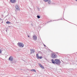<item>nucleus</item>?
I'll use <instances>...</instances> for the list:
<instances>
[{"instance_id": "f257e3e1", "label": "nucleus", "mask_w": 77, "mask_h": 77, "mask_svg": "<svg viewBox=\"0 0 77 77\" xmlns=\"http://www.w3.org/2000/svg\"><path fill=\"white\" fill-rule=\"evenodd\" d=\"M51 61H52V63H54V64L56 63V64H57V65H60V60L57 59H55L54 60V59H52L51 60Z\"/></svg>"}, {"instance_id": "f03ea898", "label": "nucleus", "mask_w": 77, "mask_h": 77, "mask_svg": "<svg viewBox=\"0 0 77 77\" xmlns=\"http://www.w3.org/2000/svg\"><path fill=\"white\" fill-rule=\"evenodd\" d=\"M17 45L19 47L23 48L24 47V44L22 43H17Z\"/></svg>"}, {"instance_id": "7ed1b4c3", "label": "nucleus", "mask_w": 77, "mask_h": 77, "mask_svg": "<svg viewBox=\"0 0 77 77\" xmlns=\"http://www.w3.org/2000/svg\"><path fill=\"white\" fill-rule=\"evenodd\" d=\"M51 57L53 59H55V58H57V55L54 53H52L51 54Z\"/></svg>"}, {"instance_id": "20e7f679", "label": "nucleus", "mask_w": 77, "mask_h": 77, "mask_svg": "<svg viewBox=\"0 0 77 77\" xmlns=\"http://www.w3.org/2000/svg\"><path fill=\"white\" fill-rule=\"evenodd\" d=\"M32 39L34 41H36L37 40V36L35 35H33L32 37Z\"/></svg>"}, {"instance_id": "39448f33", "label": "nucleus", "mask_w": 77, "mask_h": 77, "mask_svg": "<svg viewBox=\"0 0 77 77\" xmlns=\"http://www.w3.org/2000/svg\"><path fill=\"white\" fill-rule=\"evenodd\" d=\"M13 59L14 58H13L12 56H10L8 60H10V61H12V60H13Z\"/></svg>"}, {"instance_id": "423d86ee", "label": "nucleus", "mask_w": 77, "mask_h": 77, "mask_svg": "<svg viewBox=\"0 0 77 77\" xmlns=\"http://www.w3.org/2000/svg\"><path fill=\"white\" fill-rule=\"evenodd\" d=\"M36 57L38 59H42V57H39L38 54H36Z\"/></svg>"}, {"instance_id": "0eeeda50", "label": "nucleus", "mask_w": 77, "mask_h": 77, "mask_svg": "<svg viewBox=\"0 0 77 77\" xmlns=\"http://www.w3.org/2000/svg\"><path fill=\"white\" fill-rule=\"evenodd\" d=\"M16 10H17V11H19V10H20V8H19V7L18 5L16 6Z\"/></svg>"}, {"instance_id": "6e6552de", "label": "nucleus", "mask_w": 77, "mask_h": 77, "mask_svg": "<svg viewBox=\"0 0 77 77\" xmlns=\"http://www.w3.org/2000/svg\"><path fill=\"white\" fill-rule=\"evenodd\" d=\"M10 2L11 3H14L16 2V0H10Z\"/></svg>"}, {"instance_id": "1a4fd4ad", "label": "nucleus", "mask_w": 77, "mask_h": 77, "mask_svg": "<svg viewBox=\"0 0 77 77\" xmlns=\"http://www.w3.org/2000/svg\"><path fill=\"white\" fill-rule=\"evenodd\" d=\"M38 65L40 67H41V68H43V69H44V66H43L41 64L39 63Z\"/></svg>"}, {"instance_id": "9d476101", "label": "nucleus", "mask_w": 77, "mask_h": 77, "mask_svg": "<svg viewBox=\"0 0 77 77\" xmlns=\"http://www.w3.org/2000/svg\"><path fill=\"white\" fill-rule=\"evenodd\" d=\"M31 51V53L32 54V53H33L35 52V50L34 49H32L30 50Z\"/></svg>"}, {"instance_id": "9b49d317", "label": "nucleus", "mask_w": 77, "mask_h": 77, "mask_svg": "<svg viewBox=\"0 0 77 77\" xmlns=\"http://www.w3.org/2000/svg\"><path fill=\"white\" fill-rule=\"evenodd\" d=\"M6 24H11V23L10 22H9V21H8L6 22Z\"/></svg>"}, {"instance_id": "f8f14e48", "label": "nucleus", "mask_w": 77, "mask_h": 77, "mask_svg": "<svg viewBox=\"0 0 77 77\" xmlns=\"http://www.w3.org/2000/svg\"><path fill=\"white\" fill-rule=\"evenodd\" d=\"M31 71H34V72H36V70L35 69H32L31 70Z\"/></svg>"}, {"instance_id": "ddd939ff", "label": "nucleus", "mask_w": 77, "mask_h": 77, "mask_svg": "<svg viewBox=\"0 0 77 77\" xmlns=\"http://www.w3.org/2000/svg\"><path fill=\"white\" fill-rule=\"evenodd\" d=\"M44 2H48V0H43Z\"/></svg>"}, {"instance_id": "4468645a", "label": "nucleus", "mask_w": 77, "mask_h": 77, "mask_svg": "<svg viewBox=\"0 0 77 77\" xmlns=\"http://www.w3.org/2000/svg\"><path fill=\"white\" fill-rule=\"evenodd\" d=\"M37 17L39 19L40 18V16H39V15H38V16H37Z\"/></svg>"}, {"instance_id": "2eb2a0df", "label": "nucleus", "mask_w": 77, "mask_h": 77, "mask_svg": "<svg viewBox=\"0 0 77 77\" xmlns=\"http://www.w3.org/2000/svg\"><path fill=\"white\" fill-rule=\"evenodd\" d=\"M48 3L49 4H50L51 3V1H49L48 2Z\"/></svg>"}, {"instance_id": "dca6fc26", "label": "nucleus", "mask_w": 77, "mask_h": 77, "mask_svg": "<svg viewBox=\"0 0 77 77\" xmlns=\"http://www.w3.org/2000/svg\"><path fill=\"white\" fill-rule=\"evenodd\" d=\"M2 53V51H1V50L0 49V54Z\"/></svg>"}, {"instance_id": "f3484780", "label": "nucleus", "mask_w": 77, "mask_h": 77, "mask_svg": "<svg viewBox=\"0 0 77 77\" xmlns=\"http://www.w3.org/2000/svg\"><path fill=\"white\" fill-rule=\"evenodd\" d=\"M31 26H33V24L31 23Z\"/></svg>"}, {"instance_id": "a211bd4d", "label": "nucleus", "mask_w": 77, "mask_h": 77, "mask_svg": "<svg viewBox=\"0 0 77 77\" xmlns=\"http://www.w3.org/2000/svg\"><path fill=\"white\" fill-rule=\"evenodd\" d=\"M44 47H46V45H45V44H44Z\"/></svg>"}, {"instance_id": "6ab92c4d", "label": "nucleus", "mask_w": 77, "mask_h": 77, "mask_svg": "<svg viewBox=\"0 0 77 77\" xmlns=\"http://www.w3.org/2000/svg\"><path fill=\"white\" fill-rule=\"evenodd\" d=\"M28 37H29V38L30 37V36L28 35Z\"/></svg>"}, {"instance_id": "aec40b11", "label": "nucleus", "mask_w": 77, "mask_h": 77, "mask_svg": "<svg viewBox=\"0 0 77 77\" xmlns=\"http://www.w3.org/2000/svg\"><path fill=\"white\" fill-rule=\"evenodd\" d=\"M51 21H48V23H49V22H51Z\"/></svg>"}, {"instance_id": "412c9836", "label": "nucleus", "mask_w": 77, "mask_h": 77, "mask_svg": "<svg viewBox=\"0 0 77 77\" xmlns=\"http://www.w3.org/2000/svg\"><path fill=\"white\" fill-rule=\"evenodd\" d=\"M38 11H39V8H38Z\"/></svg>"}, {"instance_id": "4be33fe9", "label": "nucleus", "mask_w": 77, "mask_h": 77, "mask_svg": "<svg viewBox=\"0 0 77 77\" xmlns=\"http://www.w3.org/2000/svg\"><path fill=\"white\" fill-rule=\"evenodd\" d=\"M6 32H7V30H6Z\"/></svg>"}, {"instance_id": "5701e85b", "label": "nucleus", "mask_w": 77, "mask_h": 77, "mask_svg": "<svg viewBox=\"0 0 77 77\" xmlns=\"http://www.w3.org/2000/svg\"><path fill=\"white\" fill-rule=\"evenodd\" d=\"M9 27H11L10 26H9Z\"/></svg>"}, {"instance_id": "b1692460", "label": "nucleus", "mask_w": 77, "mask_h": 77, "mask_svg": "<svg viewBox=\"0 0 77 77\" xmlns=\"http://www.w3.org/2000/svg\"><path fill=\"white\" fill-rule=\"evenodd\" d=\"M76 0V1H77V0Z\"/></svg>"}]
</instances>
